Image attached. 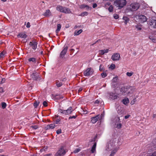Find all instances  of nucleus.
Here are the masks:
<instances>
[{"instance_id":"1","label":"nucleus","mask_w":156,"mask_h":156,"mask_svg":"<svg viewBox=\"0 0 156 156\" xmlns=\"http://www.w3.org/2000/svg\"><path fill=\"white\" fill-rule=\"evenodd\" d=\"M126 0H116L114 2V5L119 9H121L126 5Z\"/></svg>"},{"instance_id":"2","label":"nucleus","mask_w":156,"mask_h":156,"mask_svg":"<svg viewBox=\"0 0 156 156\" xmlns=\"http://www.w3.org/2000/svg\"><path fill=\"white\" fill-rule=\"evenodd\" d=\"M73 110L72 107H70L66 110H63L62 109L59 108L58 109V112L62 114L67 115L71 114Z\"/></svg>"},{"instance_id":"3","label":"nucleus","mask_w":156,"mask_h":156,"mask_svg":"<svg viewBox=\"0 0 156 156\" xmlns=\"http://www.w3.org/2000/svg\"><path fill=\"white\" fill-rule=\"evenodd\" d=\"M140 7V5L138 3L131 4L129 6V9L131 11H133L137 10Z\"/></svg>"},{"instance_id":"4","label":"nucleus","mask_w":156,"mask_h":156,"mask_svg":"<svg viewBox=\"0 0 156 156\" xmlns=\"http://www.w3.org/2000/svg\"><path fill=\"white\" fill-rule=\"evenodd\" d=\"M136 17L138 18L139 21L141 23H143L146 22L147 20L146 17L144 15H138L136 16Z\"/></svg>"},{"instance_id":"5","label":"nucleus","mask_w":156,"mask_h":156,"mask_svg":"<svg viewBox=\"0 0 156 156\" xmlns=\"http://www.w3.org/2000/svg\"><path fill=\"white\" fill-rule=\"evenodd\" d=\"M66 153V152L64 150L63 147H62L56 153L55 156H63Z\"/></svg>"},{"instance_id":"6","label":"nucleus","mask_w":156,"mask_h":156,"mask_svg":"<svg viewBox=\"0 0 156 156\" xmlns=\"http://www.w3.org/2000/svg\"><path fill=\"white\" fill-rule=\"evenodd\" d=\"M128 86L122 87L120 89V92L121 94L123 95H126L129 94L128 90Z\"/></svg>"},{"instance_id":"7","label":"nucleus","mask_w":156,"mask_h":156,"mask_svg":"<svg viewBox=\"0 0 156 156\" xmlns=\"http://www.w3.org/2000/svg\"><path fill=\"white\" fill-rule=\"evenodd\" d=\"M68 49V47L67 46H66V45L64 46L62 50L61 51L59 57L60 58H62L64 57L66 54Z\"/></svg>"},{"instance_id":"8","label":"nucleus","mask_w":156,"mask_h":156,"mask_svg":"<svg viewBox=\"0 0 156 156\" xmlns=\"http://www.w3.org/2000/svg\"><path fill=\"white\" fill-rule=\"evenodd\" d=\"M93 70L91 68H88L84 71V75L85 76H89L93 73Z\"/></svg>"},{"instance_id":"9","label":"nucleus","mask_w":156,"mask_h":156,"mask_svg":"<svg viewBox=\"0 0 156 156\" xmlns=\"http://www.w3.org/2000/svg\"><path fill=\"white\" fill-rule=\"evenodd\" d=\"M148 24L151 27L156 28V20H150L148 22Z\"/></svg>"},{"instance_id":"10","label":"nucleus","mask_w":156,"mask_h":156,"mask_svg":"<svg viewBox=\"0 0 156 156\" xmlns=\"http://www.w3.org/2000/svg\"><path fill=\"white\" fill-rule=\"evenodd\" d=\"M120 55L118 53H114L112 56V59L114 61H117L119 60Z\"/></svg>"},{"instance_id":"11","label":"nucleus","mask_w":156,"mask_h":156,"mask_svg":"<svg viewBox=\"0 0 156 156\" xmlns=\"http://www.w3.org/2000/svg\"><path fill=\"white\" fill-rule=\"evenodd\" d=\"M31 77L33 80H36L38 79L39 77V75L35 71H34L31 75Z\"/></svg>"},{"instance_id":"12","label":"nucleus","mask_w":156,"mask_h":156,"mask_svg":"<svg viewBox=\"0 0 156 156\" xmlns=\"http://www.w3.org/2000/svg\"><path fill=\"white\" fill-rule=\"evenodd\" d=\"M100 118V115H98L96 116L91 118V122L93 123H95Z\"/></svg>"},{"instance_id":"13","label":"nucleus","mask_w":156,"mask_h":156,"mask_svg":"<svg viewBox=\"0 0 156 156\" xmlns=\"http://www.w3.org/2000/svg\"><path fill=\"white\" fill-rule=\"evenodd\" d=\"M43 15L46 17H49L52 16V14L50 10H46L45 12L43 14Z\"/></svg>"},{"instance_id":"14","label":"nucleus","mask_w":156,"mask_h":156,"mask_svg":"<svg viewBox=\"0 0 156 156\" xmlns=\"http://www.w3.org/2000/svg\"><path fill=\"white\" fill-rule=\"evenodd\" d=\"M37 43L35 41L30 42V43L29 45L32 47V48L33 49H35L37 48Z\"/></svg>"},{"instance_id":"15","label":"nucleus","mask_w":156,"mask_h":156,"mask_svg":"<svg viewBox=\"0 0 156 156\" xmlns=\"http://www.w3.org/2000/svg\"><path fill=\"white\" fill-rule=\"evenodd\" d=\"M128 93L129 94H131L133 93L135 91L136 88L134 87H129L128 86Z\"/></svg>"},{"instance_id":"16","label":"nucleus","mask_w":156,"mask_h":156,"mask_svg":"<svg viewBox=\"0 0 156 156\" xmlns=\"http://www.w3.org/2000/svg\"><path fill=\"white\" fill-rule=\"evenodd\" d=\"M55 127V125L54 124H51L50 125H47L45 128L46 130L49 129H53Z\"/></svg>"},{"instance_id":"17","label":"nucleus","mask_w":156,"mask_h":156,"mask_svg":"<svg viewBox=\"0 0 156 156\" xmlns=\"http://www.w3.org/2000/svg\"><path fill=\"white\" fill-rule=\"evenodd\" d=\"M108 49H107L106 50H101L99 51V53L100 55H102L105 53H107L108 52Z\"/></svg>"},{"instance_id":"18","label":"nucleus","mask_w":156,"mask_h":156,"mask_svg":"<svg viewBox=\"0 0 156 156\" xmlns=\"http://www.w3.org/2000/svg\"><path fill=\"white\" fill-rule=\"evenodd\" d=\"M118 96L115 94L111 93L110 94V98L112 100H115L117 99L118 98Z\"/></svg>"},{"instance_id":"19","label":"nucleus","mask_w":156,"mask_h":156,"mask_svg":"<svg viewBox=\"0 0 156 156\" xmlns=\"http://www.w3.org/2000/svg\"><path fill=\"white\" fill-rule=\"evenodd\" d=\"M18 37H19L22 38H26L27 36V35L24 33H21L19 34L18 35Z\"/></svg>"},{"instance_id":"20","label":"nucleus","mask_w":156,"mask_h":156,"mask_svg":"<svg viewBox=\"0 0 156 156\" xmlns=\"http://www.w3.org/2000/svg\"><path fill=\"white\" fill-rule=\"evenodd\" d=\"M80 7L82 9L85 8L87 10L90 9L91 8V7H90L88 5L84 4L81 5Z\"/></svg>"},{"instance_id":"21","label":"nucleus","mask_w":156,"mask_h":156,"mask_svg":"<svg viewBox=\"0 0 156 156\" xmlns=\"http://www.w3.org/2000/svg\"><path fill=\"white\" fill-rule=\"evenodd\" d=\"M62 12L65 13H69L71 12V11L70 9L66 7H64Z\"/></svg>"},{"instance_id":"22","label":"nucleus","mask_w":156,"mask_h":156,"mask_svg":"<svg viewBox=\"0 0 156 156\" xmlns=\"http://www.w3.org/2000/svg\"><path fill=\"white\" fill-rule=\"evenodd\" d=\"M122 102L124 104L126 105L129 102V101L127 98H126L122 100Z\"/></svg>"},{"instance_id":"23","label":"nucleus","mask_w":156,"mask_h":156,"mask_svg":"<svg viewBox=\"0 0 156 156\" xmlns=\"http://www.w3.org/2000/svg\"><path fill=\"white\" fill-rule=\"evenodd\" d=\"M96 143H95L91 148V151L92 153H94L95 152L96 150Z\"/></svg>"},{"instance_id":"24","label":"nucleus","mask_w":156,"mask_h":156,"mask_svg":"<svg viewBox=\"0 0 156 156\" xmlns=\"http://www.w3.org/2000/svg\"><path fill=\"white\" fill-rule=\"evenodd\" d=\"M64 8V7H63L59 5L57 7L56 9L58 11L61 12H62V11H63V10Z\"/></svg>"},{"instance_id":"25","label":"nucleus","mask_w":156,"mask_h":156,"mask_svg":"<svg viewBox=\"0 0 156 156\" xmlns=\"http://www.w3.org/2000/svg\"><path fill=\"white\" fill-rule=\"evenodd\" d=\"M28 61L29 62H32L34 63H35L36 62V59L34 58H30L28 59Z\"/></svg>"},{"instance_id":"26","label":"nucleus","mask_w":156,"mask_h":156,"mask_svg":"<svg viewBox=\"0 0 156 156\" xmlns=\"http://www.w3.org/2000/svg\"><path fill=\"white\" fill-rule=\"evenodd\" d=\"M117 80V78L116 77H114L112 79V85L115 86L116 85V81Z\"/></svg>"},{"instance_id":"27","label":"nucleus","mask_w":156,"mask_h":156,"mask_svg":"<svg viewBox=\"0 0 156 156\" xmlns=\"http://www.w3.org/2000/svg\"><path fill=\"white\" fill-rule=\"evenodd\" d=\"M83 30L82 29H80L78 31H75L74 33V35H78L82 32Z\"/></svg>"},{"instance_id":"28","label":"nucleus","mask_w":156,"mask_h":156,"mask_svg":"<svg viewBox=\"0 0 156 156\" xmlns=\"http://www.w3.org/2000/svg\"><path fill=\"white\" fill-rule=\"evenodd\" d=\"M61 28V25L59 24H58L57 25V28L55 31L56 33H58V32L60 30Z\"/></svg>"},{"instance_id":"29","label":"nucleus","mask_w":156,"mask_h":156,"mask_svg":"<svg viewBox=\"0 0 156 156\" xmlns=\"http://www.w3.org/2000/svg\"><path fill=\"white\" fill-rule=\"evenodd\" d=\"M117 113L119 115H121L122 113V108L120 107H118L117 109Z\"/></svg>"},{"instance_id":"30","label":"nucleus","mask_w":156,"mask_h":156,"mask_svg":"<svg viewBox=\"0 0 156 156\" xmlns=\"http://www.w3.org/2000/svg\"><path fill=\"white\" fill-rule=\"evenodd\" d=\"M55 99L57 100H60L63 98L62 96L58 95H55Z\"/></svg>"},{"instance_id":"31","label":"nucleus","mask_w":156,"mask_h":156,"mask_svg":"<svg viewBox=\"0 0 156 156\" xmlns=\"http://www.w3.org/2000/svg\"><path fill=\"white\" fill-rule=\"evenodd\" d=\"M56 84L57 86L58 87H61L62 86V83L61 82L58 81L56 82Z\"/></svg>"},{"instance_id":"32","label":"nucleus","mask_w":156,"mask_h":156,"mask_svg":"<svg viewBox=\"0 0 156 156\" xmlns=\"http://www.w3.org/2000/svg\"><path fill=\"white\" fill-rule=\"evenodd\" d=\"M123 20L125 21V24H126L127 22L129 21V19L127 17H124L123 18Z\"/></svg>"},{"instance_id":"33","label":"nucleus","mask_w":156,"mask_h":156,"mask_svg":"<svg viewBox=\"0 0 156 156\" xmlns=\"http://www.w3.org/2000/svg\"><path fill=\"white\" fill-rule=\"evenodd\" d=\"M101 75L103 78H104L107 76V74L106 72H104L101 73Z\"/></svg>"},{"instance_id":"34","label":"nucleus","mask_w":156,"mask_h":156,"mask_svg":"<svg viewBox=\"0 0 156 156\" xmlns=\"http://www.w3.org/2000/svg\"><path fill=\"white\" fill-rule=\"evenodd\" d=\"M135 27L138 30H142V28L141 27V26L139 25H137L135 26Z\"/></svg>"},{"instance_id":"35","label":"nucleus","mask_w":156,"mask_h":156,"mask_svg":"<svg viewBox=\"0 0 156 156\" xmlns=\"http://www.w3.org/2000/svg\"><path fill=\"white\" fill-rule=\"evenodd\" d=\"M2 107L3 109L5 108L6 106V104L5 103L3 102L2 103Z\"/></svg>"},{"instance_id":"36","label":"nucleus","mask_w":156,"mask_h":156,"mask_svg":"<svg viewBox=\"0 0 156 156\" xmlns=\"http://www.w3.org/2000/svg\"><path fill=\"white\" fill-rule=\"evenodd\" d=\"M30 127L33 129H36L38 128V126L37 125H34L31 126Z\"/></svg>"},{"instance_id":"37","label":"nucleus","mask_w":156,"mask_h":156,"mask_svg":"<svg viewBox=\"0 0 156 156\" xmlns=\"http://www.w3.org/2000/svg\"><path fill=\"white\" fill-rule=\"evenodd\" d=\"M117 151L116 150H114L112 152L110 155L109 156H114V155L115 154L116 152Z\"/></svg>"},{"instance_id":"38","label":"nucleus","mask_w":156,"mask_h":156,"mask_svg":"<svg viewBox=\"0 0 156 156\" xmlns=\"http://www.w3.org/2000/svg\"><path fill=\"white\" fill-rule=\"evenodd\" d=\"M39 103V102L38 101H36L34 103V106L35 108H37Z\"/></svg>"},{"instance_id":"39","label":"nucleus","mask_w":156,"mask_h":156,"mask_svg":"<svg viewBox=\"0 0 156 156\" xmlns=\"http://www.w3.org/2000/svg\"><path fill=\"white\" fill-rule=\"evenodd\" d=\"M115 65L114 64H112L109 67V68L111 69H113L115 68Z\"/></svg>"},{"instance_id":"40","label":"nucleus","mask_w":156,"mask_h":156,"mask_svg":"<svg viewBox=\"0 0 156 156\" xmlns=\"http://www.w3.org/2000/svg\"><path fill=\"white\" fill-rule=\"evenodd\" d=\"M99 70L101 71H104L105 70L102 65L101 64L100 66Z\"/></svg>"},{"instance_id":"41","label":"nucleus","mask_w":156,"mask_h":156,"mask_svg":"<svg viewBox=\"0 0 156 156\" xmlns=\"http://www.w3.org/2000/svg\"><path fill=\"white\" fill-rule=\"evenodd\" d=\"M116 126V127L118 129H120L121 128L122 125L121 123H119L117 124Z\"/></svg>"},{"instance_id":"42","label":"nucleus","mask_w":156,"mask_h":156,"mask_svg":"<svg viewBox=\"0 0 156 156\" xmlns=\"http://www.w3.org/2000/svg\"><path fill=\"white\" fill-rule=\"evenodd\" d=\"M88 15V12H84L81 13L80 16H87Z\"/></svg>"},{"instance_id":"43","label":"nucleus","mask_w":156,"mask_h":156,"mask_svg":"<svg viewBox=\"0 0 156 156\" xmlns=\"http://www.w3.org/2000/svg\"><path fill=\"white\" fill-rule=\"evenodd\" d=\"M108 10L110 12H112L113 10V7L112 5H110L108 9Z\"/></svg>"},{"instance_id":"44","label":"nucleus","mask_w":156,"mask_h":156,"mask_svg":"<svg viewBox=\"0 0 156 156\" xmlns=\"http://www.w3.org/2000/svg\"><path fill=\"white\" fill-rule=\"evenodd\" d=\"M77 117V115H75L70 116L69 117V119H75Z\"/></svg>"},{"instance_id":"45","label":"nucleus","mask_w":156,"mask_h":156,"mask_svg":"<svg viewBox=\"0 0 156 156\" xmlns=\"http://www.w3.org/2000/svg\"><path fill=\"white\" fill-rule=\"evenodd\" d=\"M80 151V148H78L76 149L74 151V153H76L79 152Z\"/></svg>"},{"instance_id":"46","label":"nucleus","mask_w":156,"mask_h":156,"mask_svg":"<svg viewBox=\"0 0 156 156\" xmlns=\"http://www.w3.org/2000/svg\"><path fill=\"white\" fill-rule=\"evenodd\" d=\"M133 74V73H129V72H127L126 73V75L127 76H131Z\"/></svg>"},{"instance_id":"47","label":"nucleus","mask_w":156,"mask_h":156,"mask_svg":"<svg viewBox=\"0 0 156 156\" xmlns=\"http://www.w3.org/2000/svg\"><path fill=\"white\" fill-rule=\"evenodd\" d=\"M150 156H156V151L150 154Z\"/></svg>"},{"instance_id":"48","label":"nucleus","mask_w":156,"mask_h":156,"mask_svg":"<svg viewBox=\"0 0 156 156\" xmlns=\"http://www.w3.org/2000/svg\"><path fill=\"white\" fill-rule=\"evenodd\" d=\"M114 18L115 19H117L119 18V16L117 14H115L113 16Z\"/></svg>"},{"instance_id":"49","label":"nucleus","mask_w":156,"mask_h":156,"mask_svg":"<svg viewBox=\"0 0 156 156\" xmlns=\"http://www.w3.org/2000/svg\"><path fill=\"white\" fill-rule=\"evenodd\" d=\"M136 101V98L134 99L131 102L132 105H133L135 103V102Z\"/></svg>"},{"instance_id":"50","label":"nucleus","mask_w":156,"mask_h":156,"mask_svg":"<svg viewBox=\"0 0 156 156\" xmlns=\"http://www.w3.org/2000/svg\"><path fill=\"white\" fill-rule=\"evenodd\" d=\"M61 129H58L56 131V133L59 134H60L61 133Z\"/></svg>"},{"instance_id":"51","label":"nucleus","mask_w":156,"mask_h":156,"mask_svg":"<svg viewBox=\"0 0 156 156\" xmlns=\"http://www.w3.org/2000/svg\"><path fill=\"white\" fill-rule=\"evenodd\" d=\"M43 105L44 106L46 107L48 106L47 102L46 101H44L43 103Z\"/></svg>"},{"instance_id":"52","label":"nucleus","mask_w":156,"mask_h":156,"mask_svg":"<svg viewBox=\"0 0 156 156\" xmlns=\"http://www.w3.org/2000/svg\"><path fill=\"white\" fill-rule=\"evenodd\" d=\"M4 92L3 89L2 87H0V93H2Z\"/></svg>"},{"instance_id":"53","label":"nucleus","mask_w":156,"mask_h":156,"mask_svg":"<svg viewBox=\"0 0 156 156\" xmlns=\"http://www.w3.org/2000/svg\"><path fill=\"white\" fill-rule=\"evenodd\" d=\"M30 26V23L28 22L27 24L26 27L27 28H29Z\"/></svg>"},{"instance_id":"54","label":"nucleus","mask_w":156,"mask_h":156,"mask_svg":"<svg viewBox=\"0 0 156 156\" xmlns=\"http://www.w3.org/2000/svg\"><path fill=\"white\" fill-rule=\"evenodd\" d=\"M110 4H111V3L110 2H107L105 4V6H106V5L109 6V5H110Z\"/></svg>"},{"instance_id":"55","label":"nucleus","mask_w":156,"mask_h":156,"mask_svg":"<svg viewBox=\"0 0 156 156\" xmlns=\"http://www.w3.org/2000/svg\"><path fill=\"white\" fill-rule=\"evenodd\" d=\"M4 55V54L2 52L0 54V58H2V57H3V56Z\"/></svg>"},{"instance_id":"56","label":"nucleus","mask_w":156,"mask_h":156,"mask_svg":"<svg viewBox=\"0 0 156 156\" xmlns=\"http://www.w3.org/2000/svg\"><path fill=\"white\" fill-rule=\"evenodd\" d=\"M130 116V115H126L125 116V118L126 119H127Z\"/></svg>"},{"instance_id":"57","label":"nucleus","mask_w":156,"mask_h":156,"mask_svg":"<svg viewBox=\"0 0 156 156\" xmlns=\"http://www.w3.org/2000/svg\"><path fill=\"white\" fill-rule=\"evenodd\" d=\"M97 6V4L96 3H94L93 5V8H95Z\"/></svg>"},{"instance_id":"58","label":"nucleus","mask_w":156,"mask_h":156,"mask_svg":"<svg viewBox=\"0 0 156 156\" xmlns=\"http://www.w3.org/2000/svg\"><path fill=\"white\" fill-rule=\"evenodd\" d=\"M83 90L82 88L81 87L80 88L79 90H78V93H79L80 92H81Z\"/></svg>"},{"instance_id":"59","label":"nucleus","mask_w":156,"mask_h":156,"mask_svg":"<svg viewBox=\"0 0 156 156\" xmlns=\"http://www.w3.org/2000/svg\"><path fill=\"white\" fill-rule=\"evenodd\" d=\"M60 121V120L59 119H57L55 121V123L56 124H58Z\"/></svg>"},{"instance_id":"60","label":"nucleus","mask_w":156,"mask_h":156,"mask_svg":"<svg viewBox=\"0 0 156 156\" xmlns=\"http://www.w3.org/2000/svg\"><path fill=\"white\" fill-rule=\"evenodd\" d=\"M100 103V101L98 100H96L95 102V104H99Z\"/></svg>"},{"instance_id":"61","label":"nucleus","mask_w":156,"mask_h":156,"mask_svg":"<svg viewBox=\"0 0 156 156\" xmlns=\"http://www.w3.org/2000/svg\"><path fill=\"white\" fill-rule=\"evenodd\" d=\"M70 51L71 53H73L74 51V49H71L70 50Z\"/></svg>"},{"instance_id":"62","label":"nucleus","mask_w":156,"mask_h":156,"mask_svg":"<svg viewBox=\"0 0 156 156\" xmlns=\"http://www.w3.org/2000/svg\"><path fill=\"white\" fill-rule=\"evenodd\" d=\"M152 41L154 43H156V39L154 38L153 39H152Z\"/></svg>"},{"instance_id":"63","label":"nucleus","mask_w":156,"mask_h":156,"mask_svg":"<svg viewBox=\"0 0 156 156\" xmlns=\"http://www.w3.org/2000/svg\"><path fill=\"white\" fill-rule=\"evenodd\" d=\"M118 122L119 123H121L120 120V119L119 117H118Z\"/></svg>"},{"instance_id":"64","label":"nucleus","mask_w":156,"mask_h":156,"mask_svg":"<svg viewBox=\"0 0 156 156\" xmlns=\"http://www.w3.org/2000/svg\"><path fill=\"white\" fill-rule=\"evenodd\" d=\"M156 117V115L155 114H154L153 115V118H154Z\"/></svg>"}]
</instances>
